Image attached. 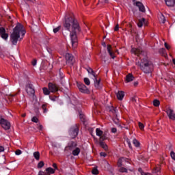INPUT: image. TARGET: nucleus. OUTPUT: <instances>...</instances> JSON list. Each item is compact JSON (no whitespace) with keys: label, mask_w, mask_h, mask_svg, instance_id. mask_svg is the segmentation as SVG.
<instances>
[{"label":"nucleus","mask_w":175,"mask_h":175,"mask_svg":"<svg viewBox=\"0 0 175 175\" xmlns=\"http://www.w3.org/2000/svg\"><path fill=\"white\" fill-rule=\"evenodd\" d=\"M126 143L131 150H132V144H131V141L129 139L126 140Z\"/></svg>","instance_id":"nucleus-45"},{"label":"nucleus","mask_w":175,"mask_h":175,"mask_svg":"<svg viewBox=\"0 0 175 175\" xmlns=\"http://www.w3.org/2000/svg\"><path fill=\"white\" fill-rule=\"evenodd\" d=\"M33 155L36 161H39V159H40V153L39 152H34Z\"/></svg>","instance_id":"nucleus-24"},{"label":"nucleus","mask_w":175,"mask_h":175,"mask_svg":"<svg viewBox=\"0 0 175 175\" xmlns=\"http://www.w3.org/2000/svg\"><path fill=\"white\" fill-rule=\"evenodd\" d=\"M0 125L5 131H9L10 129V122L3 118L0 119Z\"/></svg>","instance_id":"nucleus-5"},{"label":"nucleus","mask_w":175,"mask_h":175,"mask_svg":"<svg viewBox=\"0 0 175 175\" xmlns=\"http://www.w3.org/2000/svg\"><path fill=\"white\" fill-rule=\"evenodd\" d=\"M25 29L21 23H17L13 29V32L10 35V42L14 46H17V42H21L24 36H25Z\"/></svg>","instance_id":"nucleus-2"},{"label":"nucleus","mask_w":175,"mask_h":175,"mask_svg":"<svg viewBox=\"0 0 175 175\" xmlns=\"http://www.w3.org/2000/svg\"><path fill=\"white\" fill-rule=\"evenodd\" d=\"M94 87L99 90L100 88V79L98 78H94Z\"/></svg>","instance_id":"nucleus-19"},{"label":"nucleus","mask_w":175,"mask_h":175,"mask_svg":"<svg viewBox=\"0 0 175 175\" xmlns=\"http://www.w3.org/2000/svg\"><path fill=\"white\" fill-rule=\"evenodd\" d=\"M38 129H39V131H42L43 129V126L40 125L38 128Z\"/></svg>","instance_id":"nucleus-58"},{"label":"nucleus","mask_w":175,"mask_h":175,"mask_svg":"<svg viewBox=\"0 0 175 175\" xmlns=\"http://www.w3.org/2000/svg\"><path fill=\"white\" fill-rule=\"evenodd\" d=\"M133 144H134L135 147H140V142L136 139L133 140Z\"/></svg>","instance_id":"nucleus-28"},{"label":"nucleus","mask_w":175,"mask_h":175,"mask_svg":"<svg viewBox=\"0 0 175 175\" xmlns=\"http://www.w3.org/2000/svg\"><path fill=\"white\" fill-rule=\"evenodd\" d=\"M16 95H17V94H10V96L13 98V97L16 96Z\"/></svg>","instance_id":"nucleus-61"},{"label":"nucleus","mask_w":175,"mask_h":175,"mask_svg":"<svg viewBox=\"0 0 175 175\" xmlns=\"http://www.w3.org/2000/svg\"><path fill=\"white\" fill-rule=\"evenodd\" d=\"M164 46H165V49H167V50H170V46H169V44H167V43L165 42Z\"/></svg>","instance_id":"nucleus-50"},{"label":"nucleus","mask_w":175,"mask_h":175,"mask_svg":"<svg viewBox=\"0 0 175 175\" xmlns=\"http://www.w3.org/2000/svg\"><path fill=\"white\" fill-rule=\"evenodd\" d=\"M135 77L132 74H129L126 76V83H131V81H133Z\"/></svg>","instance_id":"nucleus-20"},{"label":"nucleus","mask_w":175,"mask_h":175,"mask_svg":"<svg viewBox=\"0 0 175 175\" xmlns=\"http://www.w3.org/2000/svg\"><path fill=\"white\" fill-rule=\"evenodd\" d=\"M166 150H168V151H173V145L170 143H169L167 146H166Z\"/></svg>","instance_id":"nucleus-31"},{"label":"nucleus","mask_w":175,"mask_h":175,"mask_svg":"<svg viewBox=\"0 0 175 175\" xmlns=\"http://www.w3.org/2000/svg\"><path fill=\"white\" fill-rule=\"evenodd\" d=\"M38 175H51V174L47 172L46 171V172L40 171L38 172Z\"/></svg>","instance_id":"nucleus-36"},{"label":"nucleus","mask_w":175,"mask_h":175,"mask_svg":"<svg viewBox=\"0 0 175 175\" xmlns=\"http://www.w3.org/2000/svg\"><path fill=\"white\" fill-rule=\"evenodd\" d=\"M72 154L74 155V157H77L79 155V154H80V148L77 147L74 149H72Z\"/></svg>","instance_id":"nucleus-18"},{"label":"nucleus","mask_w":175,"mask_h":175,"mask_svg":"<svg viewBox=\"0 0 175 175\" xmlns=\"http://www.w3.org/2000/svg\"><path fill=\"white\" fill-rule=\"evenodd\" d=\"M83 81L86 85H90L91 84V81H90V79L88 78H84Z\"/></svg>","instance_id":"nucleus-35"},{"label":"nucleus","mask_w":175,"mask_h":175,"mask_svg":"<svg viewBox=\"0 0 175 175\" xmlns=\"http://www.w3.org/2000/svg\"><path fill=\"white\" fill-rule=\"evenodd\" d=\"M107 50L110 57H111V58L113 59H114V58H116V56L114 55V53H113V51H111V45H107Z\"/></svg>","instance_id":"nucleus-16"},{"label":"nucleus","mask_w":175,"mask_h":175,"mask_svg":"<svg viewBox=\"0 0 175 175\" xmlns=\"http://www.w3.org/2000/svg\"><path fill=\"white\" fill-rule=\"evenodd\" d=\"M118 29H120V27L118 25H116L114 28V31H118Z\"/></svg>","instance_id":"nucleus-55"},{"label":"nucleus","mask_w":175,"mask_h":175,"mask_svg":"<svg viewBox=\"0 0 175 175\" xmlns=\"http://www.w3.org/2000/svg\"><path fill=\"white\" fill-rule=\"evenodd\" d=\"M77 147V142H73L70 141L68 146H66V148H68L70 151H72V150H75Z\"/></svg>","instance_id":"nucleus-12"},{"label":"nucleus","mask_w":175,"mask_h":175,"mask_svg":"<svg viewBox=\"0 0 175 175\" xmlns=\"http://www.w3.org/2000/svg\"><path fill=\"white\" fill-rule=\"evenodd\" d=\"M165 4L170 7L173 8L175 5V0H165Z\"/></svg>","instance_id":"nucleus-17"},{"label":"nucleus","mask_w":175,"mask_h":175,"mask_svg":"<svg viewBox=\"0 0 175 175\" xmlns=\"http://www.w3.org/2000/svg\"><path fill=\"white\" fill-rule=\"evenodd\" d=\"M47 105L46 104H43L42 105V109L44 110V113H47V109L46 108Z\"/></svg>","instance_id":"nucleus-39"},{"label":"nucleus","mask_w":175,"mask_h":175,"mask_svg":"<svg viewBox=\"0 0 175 175\" xmlns=\"http://www.w3.org/2000/svg\"><path fill=\"white\" fill-rule=\"evenodd\" d=\"M138 171L139 172V173H141V175H142V173H144L143 170L142 168H139Z\"/></svg>","instance_id":"nucleus-59"},{"label":"nucleus","mask_w":175,"mask_h":175,"mask_svg":"<svg viewBox=\"0 0 175 175\" xmlns=\"http://www.w3.org/2000/svg\"><path fill=\"white\" fill-rule=\"evenodd\" d=\"M42 90H43L44 95H50V90H49V89H47V88H44L42 89Z\"/></svg>","instance_id":"nucleus-33"},{"label":"nucleus","mask_w":175,"mask_h":175,"mask_svg":"<svg viewBox=\"0 0 175 175\" xmlns=\"http://www.w3.org/2000/svg\"><path fill=\"white\" fill-rule=\"evenodd\" d=\"M66 60L67 65H70L72 66L75 64V57H73V55L70 53L66 54Z\"/></svg>","instance_id":"nucleus-6"},{"label":"nucleus","mask_w":175,"mask_h":175,"mask_svg":"<svg viewBox=\"0 0 175 175\" xmlns=\"http://www.w3.org/2000/svg\"><path fill=\"white\" fill-rule=\"evenodd\" d=\"M27 116V114L26 113H23V114H22V117H25Z\"/></svg>","instance_id":"nucleus-63"},{"label":"nucleus","mask_w":175,"mask_h":175,"mask_svg":"<svg viewBox=\"0 0 175 175\" xmlns=\"http://www.w3.org/2000/svg\"><path fill=\"white\" fill-rule=\"evenodd\" d=\"M79 125L78 124H74L71 126L70 128V130L68 131V133L72 139H75V137H77L79 135Z\"/></svg>","instance_id":"nucleus-4"},{"label":"nucleus","mask_w":175,"mask_h":175,"mask_svg":"<svg viewBox=\"0 0 175 175\" xmlns=\"http://www.w3.org/2000/svg\"><path fill=\"white\" fill-rule=\"evenodd\" d=\"M59 29H61V26H59V27L53 29L54 33H57V32H58V31H59Z\"/></svg>","instance_id":"nucleus-44"},{"label":"nucleus","mask_w":175,"mask_h":175,"mask_svg":"<svg viewBox=\"0 0 175 175\" xmlns=\"http://www.w3.org/2000/svg\"><path fill=\"white\" fill-rule=\"evenodd\" d=\"M77 87L80 92H82L83 94H90V90L83 83H77Z\"/></svg>","instance_id":"nucleus-7"},{"label":"nucleus","mask_w":175,"mask_h":175,"mask_svg":"<svg viewBox=\"0 0 175 175\" xmlns=\"http://www.w3.org/2000/svg\"><path fill=\"white\" fill-rule=\"evenodd\" d=\"M37 64V60L36 59H34L33 61L32 62V65L33 66H35Z\"/></svg>","instance_id":"nucleus-54"},{"label":"nucleus","mask_w":175,"mask_h":175,"mask_svg":"<svg viewBox=\"0 0 175 175\" xmlns=\"http://www.w3.org/2000/svg\"><path fill=\"white\" fill-rule=\"evenodd\" d=\"M0 36L4 40H8V38H9V34L6 33V29L3 27H0Z\"/></svg>","instance_id":"nucleus-9"},{"label":"nucleus","mask_w":175,"mask_h":175,"mask_svg":"<svg viewBox=\"0 0 175 175\" xmlns=\"http://www.w3.org/2000/svg\"><path fill=\"white\" fill-rule=\"evenodd\" d=\"M96 136H102L103 135V131H102L100 129H96Z\"/></svg>","instance_id":"nucleus-29"},{"label":"nucleus","mask_w":175,"mask_h":175,"mask_svg":"<svg viewBox=\"0 0 175 175\" xmlns=\"http://www.w3.org/2000/svg\"><path fill=\"white\" fill-rule=\"evenodd\" d=\"M45 172L51 174H54L55 173V170L53 169L52 167H48L45 170Z\"/></svg>","instance_id":"nucleus-25"},{"label":"nucleus","mask_w":175,"mask_h":175,"mask_svg":"<svg viewBox=\"0 0 175 175\" xmlns=\"http://www.w3.org/2000/svg\"><path fill=\"white\" fill-rule=\"evenodd\" d=\"M53 167H54V169H56V170L58 169V167H57V164L56 163H53Z\"/></svg>","instance_id":"nucleus-57"},{"label":"nucleus","mask_w":175,"mask_h":175,"mask_svg":"<svg viewBox=\"0 0 175 175\" xmlns=\"http://www.w3.org/2000/svg\"><path fill=\"white\" fill-rule=\"evenodd\" d=\"M111 132L112 133H117V129H116V128H112V129H111Z\"/></svg>","instance_id":"nucleus-49"},{"label":"nucleus","mask_w":175,"mask_h":175,"mask_svg":"<svg viewBox=\"0 0 175 175\" xmlns=\"http://www.w3.org/2000/svg\"><path fill=\"white\" fill-rule=\"evenodd\" d=\"M99 144H100V147H102V148H103L105 151H107L108 147H107V145L106 144H105V142L100 141Z\"/></svg>","instance_id":"nucleus-23"},{"label":"nucleus","mask_w":175,"mask_h":175,"mask_svg":"<svg viewBox=\"0 0 175 175\" xmlns=\"http://www.w3.org/2000/svg\"><path fill=\"white\" fill-rule=\"evenodd\" d=\"M5 151V148H3V146H0V152H2Z\"/></svg>","instance_id":"nucleus-56"},{"label":"nucleus","mask_w":175,"mask_h":175,"mask_svg":"<svg viewBox=\"0 0 175 175\" xmlns=\"http://www.w3.org/2000/svg\"><path fill=\"white\" fill-rule=\"evenodd\" d=\"M166 50L165 49V48H162L161 49L159 50V53H162L163 54H165V51Z\"/></svg>","instance_id":"nucleus-53"},{"label":"nucleus","mask_w":175,"mask_h":175,"mask_svg":"<svg viewBox=\"0 0 175 175\" xmlns=\"http://www.w3.org/2000/svg\"><path fill=\"white\" fill-rule=\"evenodd\" d=\"M132 51L134 52L135 55H137V57H142V55H144V52L140 49H132Z\"/></svg>","instance_id":"nucleus-14"},{"label":"nucleus","mask_w":175,"mask_h":175,"mask_svg":"<svg viewBox=\"0 0 175 175\" xmlns=\"http://www.w3.org/2000/svg\"><path fill=\"white\" fill-rule=\"evenodd\" d=\"M139 85V82H134V86L137 87Z\"/></svg>","instance_id":"nucleus-60"},{"label":"nucleus","mask_w":175,"mask_h":175,"mask_svg":"<svg viewBox=\"0 0 175 175\" xmlns=\"http://www.w3.org/2000/svg\"><path fill=\"white\" fill-rule=\"evenodd\" d=\"M106 139L107 137L105 135L100 136V142H103V140H106Z\"/></svg>","instance_id":"nucleus-42"},{"label":"nucleus","mask_w":175,"mask_h":175,"mask_svg":"<svg viewBox=\"0 0 175 175\" xmlns=\"http://www.w3.org/2000/svg\"><path fill=\"white\" fill-rule=\"evenodd\" d=\"M109 111H111V113H113V114L116 113V108H114V107H111L109 108Z\"/></svg>","instance_id":"nucleus-43"},{"label":"nucleus","mask_w":175,"mask_h":175,"mask_svg":"<svg viewBox=\"0 0 175 175\" xmlns=\"http://www.w3.org/2000/svg\"><path fill=\"white\" fill-rule=\"evenodd\" d=\"M116 96L118 100H122V99H124V96H125V93L122 91H119L117 93Z\"/></svg>","instance_id":"nucleus-15"},{"label":"nucleus","mask_w":175,"mask_h":175,"mask_svg":"<svg viewBox=\"0 0 175 175\" xmlns=\"http://www.w3.org/2000/svg\"><path fill=\"white\" fill-rule=\"evenodd\" d=\"M92 174H94V175L99 174V171L98 170V169L95 168L92 170Z\"/></svg>","instance_id":"nucleus-38"},{"label":"nucleus","mask_w":175,"mask_h":175,"mask_svg":"<svg viewBox=\"0 0 175 175\" xmlns=\"http://www.w3.org/2000/svg\"><path fill=\"white\" fill-rule=\"evenodd\" d=\"M120 172L121 173H128V170H126V168H125V167H121L120 169Z\"/></svg>","instance_id":"nucleus-37"},{"label":"nucleus","mask_w":175,"mask_h":175,"mask_svg":"<svg viewBox=\"0 0 175 175\" xmlns=\"http://www.w3.org/2000/svg\"><path fill=\"white\" fill-rule=\"evenodd\" d=\"M134 5L139 8V12H142V13H146V7H144L143 3L140 1H136L135 3H134Z\"/></svg>","instance_id":"nucleus-10"},{"label":"nucleus","mask_w":175,"mask_h":175,"mask_svg":"<svg viewBox=\"0 0 175 175\" xmlns=\"http://www.w3.org/2000/svg\"><path fill=\"white\" fill-rule=\"evenodd\" d=\"M93 70H92V68H87V72H88L90 75H91V72H93Z\"/></svg>","instance_id":"nucleus-52"},{"label":"nucleus","mask_w":175,"mask_h":175,"mask_svg":"<svg viewBox=\"0 0 175 175\" xmlns=\"http://www.w3.org/2000/svg\"><path fill=\"white\" fill-rule=\"evenodd\" d=\"M159 20L160 23H162V24H165V23H166V18H165V16L162 14L159 15Z\"/></svg>","instance_id":"nucleus-21"},{"label":"nucleus","mask_w":175,"mask_h":175,"mask_svg":"<svg viewBox=\"0 0 175 175\" xmlns=\"http://www.w3.org/2000/svg\"><path fill=\"white\" fill-rule=\"evenodd\" d=\"M57 97H53V96H50V100H53V102H55V100H57Z\"/></svg>","instance_id":"nucleus-51"},{"label":"nucleus","mask_w":175,"mask_h":175,"mask_svg":"<svg viewBox=\"0 0 175 175\" xmlns=\"http://www.w3.org/2000/svg\"><path fill=\"white\" fill-rule=\"evenodd\" d=\"M31 121L32 122H36V123H38V122L39 121V120L38 119V118H36V116L33 117L31 118Z\"/></svg>","instance_id":"nucleus-40"},{"label":"nucleus","mask_w":175,"mask_h":175,"mask_svg":"<svg viewBox=\"0 0 175 175\" xmlns=\"http://www.w3.org/2000/svg\"><path fill=\"white\" fill-rule=\"evenodd\" d=\"M49 89L51 92H57L59 90V88L57 85L49 83Z\"/></svg>","instance_id":"nucleus-13"},{"label":"nucleus","mask_w":175,"mask_h":175,"mask_svg":"<svg viewBox=\"0 0 175 175\" xmlns=\"http://www.w3.org/2000/svg\"><path fill=\"white\" fill-rule=\"evenodd\" d=\"M79 118L83 124H85V116L84 114L79 112Z\"/></svg>","instance_id":"nucleus-26"},{"label":"nucleus","mask_w":175,"mask_h":175,"mask_svg":"<svg viewBox=\"0 0 175 175\" xmlns=\"http://www.w3.org/2000/svg\"><path fill=\"white\" fill-rule=\"evenodd\" d=\"M100 156L103 157L104 158H105V157H107V154H106L105 152H101L100 153Z\"/></svg>","instance_id":"nucleus-48"},{"label":"nucleus","mask_w":175,"mask_h":175,"mask_svg":"<svg viewBox=\"0 0 175 175\" xmlns=\"http://www.w3.org/2000/svg\"><path fill=\"white\" fill-rule=\"evenodd\" d=\"M161 105V102L159 100H153V106H155V107H158Z\"/></svg>","instance_id":"nucleus-30"},{"label":"nucleus","mask_w":175,"mask_h":175,"mask_svg":"<svg viewBox=\"0 0 175 175\" xmlns=\"http://www.w3.org/2000/svg\"><path fill=\"white\" fill-rule=\"evenodd\" d=\"M64 27L66 31L70 32L72 47V49H76L79 42L77 33L80 31L79 22L73 16H66L64 21Z\"/></svg>","instance_id":"nucleus-1"},{"label":"nucleus","mask_w":175,"mask_h":175,"mask_svg":"<svg viewBox=\"0 0 175 175\" xmlns=\"http://www.w3.org/2000/svg\"><path fill=\"white\" fill-rule=\"evenodd\" d=\"M159 172H161V167L159 165L154 167V173H156L157 174H159Z\"/></svg>","instance_id":"nucleus-32"},{"label":"nucleus","mask_w":175,"mask_h":175,"mask_svg":"<svg viewBox=\"0 0 175 175\" xmlns=\"http://www.w3.org/2000/svg\"><path fill=\"white\" fill-rule=\"evenodd\" d=\"M165 113H167L170 120H172L173 121H175L174 111L173 109H172V108L167 107L166 109Z\"/></svg>","instance_id":"nucleus-8"},{"label":"nucleus","mask_w":175,"mask_h":175,"mask_svg":"<svg viewBox=\"0 0 175 175\" xmlns=\"http://www.w3.org/2000/svg\"><path fill=\"white\" fill-rule=\"evenodd\" d=\"M43 166H44V162H43V161H40V162L38 163L37 167H38V169H42V167H43Z\"/></svg>","instance_id":"nucleus-34"},{"label":"nucleus","mask_w":175,"mask_h":175,"mask_svg":"<svg viewBox=\"0 0 175 175\" xmlns=\"http://www.w3.org/2000/svg\"><path fill=\"white\" fill-rule=\"evenodd\" d=\"M26 91L29 95H34L35 90L33 89V85L32 84H27L26 86Z\"/></svg>","instance_id":"nucleus-11"},{"label":"nucleus","mask_w":175,"mask_h":175,"mask_svg":"<svg viewBox=\"0 0 175 175\" xmlns=\"http://www.w3.org/2000/svg\"><path fill=\"white\" fill-rule=\"evenodd\" d=\"M139 129L142 131V129H144V124H143V123L142 122H139Z\"/></svg>","instance_id":"nucleus-47"},{"label":"nucleus","mask_w":175,"mask_h":175,"mask_svg":"<svg viewBox=\"0 0 175 175\" xmlns=\"http://www.w3.org/2000/svg\"><path fill=\"white\" fill-rule=\"evenodd\" d=\"M172 62H173L174 65H175V59H172Z\"/></svg>","instance_id":"nucleus-64"},{"label":"nucleus","mask_w":175,"mask_h":175,"mask_svg":"<svg viewBox=\"0 0 175 175\" xmlns=\"http://www.w3.org/2000/svg\"><path fill=\"white\" fill-rule=\"evenodd\" d=\"M113 121L114 124L117 125V126H118L119 128H121V123H120V120H118V118H115V119H113Z\"/></svg>","instance_id":"nucleus-27"},{"label":"nucleus","mask_w":175,"mask_h":175,"mask_svg":"<svg viewBox=\"0 0 175 175\" xmlns=\"http://www.w3.org/2000/svg\"><path fill=\"white\" fill-rule=\"evenodd\" d=\"M137 65L146 75H150V73H152L154 71V64H152V62L148 57L142 58L140 62L137 63Z\"/></svg>","instance_id":"nucleus-3"},{"label":"nucleus","mask_w":175,"mask_h":175,"mask_svg":"<svg viewBox=\"0 0 175 175\" xmlns=\"http://www.w3.org/2000/svg\"><path fill=\"white\" fill-rule=\"evenodd\" d=\"M90 75L92 76H93L94 77V79L98 78V75L95 73V71H94V70L92 72H90Z\"/></svg>","instance_id":"nucleus-46"},{"label":"nucleus","mask_w":175,"mask_h":175,"mask_svg":"<svg viewBox=\"0 0 175 175\" xmlns=\"http://www.w3.org/2000/svg\"><path fill=\"white\" fill-rule=\"evenodd\" d=\"M104 3H109V0H104Z\"/></svg>","instance_id":"nucleus-62"},{"label":"nucleus","mask_w":175,"mask_h":175,"mask_svg":"<svg viewBox=\"0 0 175 175\" xmlns=\"http://www.w3.org/2000/svg\"><path fill=\"white\" fill-rule=\"evenodd\" d=\"M15 154L16 155H21V154H23V152L20 149H18L15 151Z\"/></svg>","instance_id":"nucleus-41"},{"label":"nucleus","mask_w":175,"mask_h":175,"mask_svg":"<svg viewBox=\"0 0 175 175\" xmlns=\"http://www.w3.org/2000/svg\"><path fill=\"white\" fill-rule=\"evenodd\" d=\"M146 22V18H143L142 19H139L137 23V26L139 28H142L143 27V24Z\"/></svg>","instance_id":"nucleus-22"}]
</instances>
